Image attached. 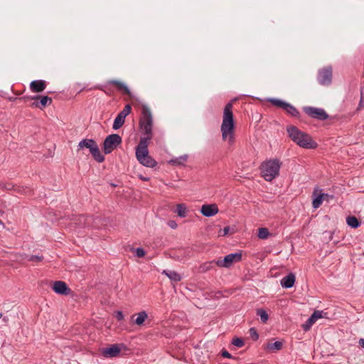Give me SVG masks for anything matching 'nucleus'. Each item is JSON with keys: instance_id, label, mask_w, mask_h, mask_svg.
<instances>
[{"instance_id": "nucleus-1", "label": "nucleus", "mask_w": 364, "mask_h": 364, "mask_svg": "<svg viewBox=\"0 0 364 364\" xmlns=\"http://www.w3.org/2000/svg\"><path fill=\"white\" fill-rule=\"evenodd\" d=\"M141 132L146 136L141 138L136 147V157L138 161L143 166L154 168L156 166V161L149 155L148 145L152 137L153 117L149 107L143 105L141 108V117L139 121Z\"/></svg>"}, {"instance_id": "nucleus-2", "label": "nucleus", "mask_w": 364, "mask_h": 364, "mask_svg": "<svg viewBox=\"0 0 364 364\" xmlns=\"http://www.w3.org/2000/svg\"><path fill=\"white\" fill-rule=\"evenodd\" d=\"M232 109L233 105L232 102H228L225 106L220 127L222 139L223 141H227L230 145L233 144L235 140V122Z\"/></svg>"}, {"instance_id": "nucleus-3", "label": "nucleus", "mask_w": 364, "mask_h": 364, "mask_svg": "<svg viewBox=\"0 0 364 364\" xmlns=\"http://www.w3.org/2000/svg\"><path fill=\"white\" fill-rule=\"evenodd\" d=\"M289 136L291 139L301 148L307 149H316L317 143L307 133L299 130L294 126H289L287 129Z\"/></svg>"}, {"instance_id": "nucleus-4", "label": "nucleus", "mask_w": 364, "mask_h": 364, "mask_svg": "<svg viewBox=\"0 0 364 364\" xmlns=\"http://www.w3.org/2000/svg\"><path fill=\"white\" fill-rule=\"evenodd\" d=\"M281 166L282 162L279 159H267L259 166L261 176L266 181L271 182L279 176Z\"/></svg>"}, {"instance_id": "nucleus-5", "label": "nucleus", "mask_w": 364, "mask_h": 364, "mask_svg": "<svg viewBox=\"0 0 364 364\" xmlns=\"http://www.w3.org/2000/svg\"><path fill=\"white\" fill-rule=\"evenodd\" d=\"M87 149L92 157L99 163H102L105 161L104 156L100 153L96 141L92 139H83L78 144V149Z\"/></svg>"}, {"instance_id": "nucleus-6", "label": "nucleus", "mask_w": 364, "mask_h": 364, "mask_svg": "<svg viewBox=\"0 0 364 364\" xmlns=\"http://www.w3.org/2000/svg\"><path fill=\"white\" fill-rule=\"evenodd\" d=\"M122 143V138L117 134L108 135L103 143V151L105 154H110Z\"/></svg>"}, {"instance_id": "nucleus-7", "label": "nucleus", "mask_w": 364, "mask_h": 364, "mask_svg": "<svg viewBox=\"0 0 364 364\" xmlns=\"http://www.w3.org/2000/svg\"><path fill=\"white\" fill-rule=\"evenodd\" d=\"M312 206L314 209H317L323 201H329L333 198V196L323 193L321 188L316 187L312 193Z\"/></svg>"}, {"instance_id": "nucleus-8", "label": "nucleus", "mask_w": 364, "mask_h": 364, "mask_svg": "<svg viewBox=\"0 0 364 364\" xmlns=\"http://www.w3.org/2000/svg\"><path fill=\"white\" fill-rule=\"evenodd\" d=\"M242 252H237L235 253H231L226 255L223 259H220L217 260L218 267H229L233 264L240 262L242 259Z\"/></svg>"}, {"instance_id": "nucleus-9", "label": "nucleus", "mask_w": 364, "mask_h": 364, "mask_svg": "<svg viewBox=\"0 0 364 364\" xmlns=\"http://www.w3.org/2000/svg\"><path fill=\"white\" fill-rule=\"evenodd\" d=\"M109 85H114V87H116L117 90L122 92L123 94L128 95L130 97L132 96V93H131L128 86L124 82L119 80H108L106 82V85H105L104 86H99V87H97V88L103 92H106L105 88H107V86H109Z\"/></svg>"}, {"instance_id": "nucleus-10", "label": "nucleus", "mask_w": 364, "mask_h": 364, "mask_svg": "<svg viewBox=\"0 0 364 364\" xmlns=\"http://www.w3.org/2000/svg\"><path fill=\"white\" fill-rule=\"evenodd\" d=\"M304 111L309 117L319 120H325L328 117L325 110L321 108L306 107L304 108Z\"/></svg>"}, {"instance_id": "nucleus-11", "label": "nucleus", "mask_w": 364, "mask_h": 364, "mask_svg": "<svg viewBox=\"0 0 364 364\" xmlns=\"http://www.w3.org/2000/svg\"><path fill=\"white\" fill-rule=\"evenodd\" d=\"M53 291L59 295L68 296L72 293V290L63 281H54L51 287Z\"/></svg>"}, {"instance_id": "nucleus-12", "label": "nucleus", "mask_w": 364, "mask_h": 364, "mask_svg": "<svg viewBox=\"0 0 364 364\" xmlns=\"http://www.w3.org/2000/svg\"><path fill=\"white\" fill-rule=\"evenodd\" d=\"M332 80V68H325L321 70L318 75V81L322 85H328Z\"/></svg>"}, {"instance_id": "nucleus-13", "label": "nucleus", "mask_w": 364, "mask_h": 364, "mask_svg": "<svg viewBox=\"0 0 364 364\" xmlns=\"http://www.w3.org/2000/svg\"><path fill=\"white\" fill-rule=\"evenodd\" d=\"M23 99L24 100H38V99H40V102H33L31 104V107H36V108H40V109H43L44 107H46L47 105H49L52 103V99L48 96H43V97H40V96H36V97H23Z\"/></svg>"}, {"instance_id": "nucleus-14", "label": "nucleus", "mask_w": 364, "mask_h": 364, "mask_svg": "<svg viewBox=\"0 0 364 364\" xmlns=\"http://www.w3.org/2000/svg\"><path fill=\"white\" fill-rule=\"evenodd\" d=\"M219 209L215 203L203 205L200 213L205 217H212L218 214Z\"/></svg>"}, {"instance_id": "nucleus-15", "label": "nucleus", "mask_w": 364, "mask_h": 364, "mask_svg": "<svg viewBox=\"0 0 364 364\" xmlns=\"http://www.w3.org/2000/svg\"><path fill=\"white\" fill-rule=\"evenodd\" d=\"M120 348L117 345H112L109 348H104L102 355L106 358H114L119 355Z\"/></svg>"}, {"instance_id": "nucleus-16", "label": "nucleus", "mask_w": 364, "mask_h": 364, "mask_svg": "<svg viewBox=\"0 0 364 364\" xmlns=\"http://www.w3.org/2000/svg\"><path fill=\"white\" fill-rule=\"evenodd\" d=\"M46 87V82L43 80H33L30 83V89L33 92H43Z\"/></svg>"}, {"instance_id": "nucleus-17", "label": "nucleus", "mask_w": 364, "mask_h": 364, "mask_svg": "<svg viewBox=\"0 0 364 364\" xmlns=\"http://www.w3.org/2000/svg\"><path fill=\"white\" fill-rule=\"evenodd\" d=\"M295 274H287L280 282L283 288L289 289L292 287L295 283Z\"/></svg>"}, {"instance_id": "nucleus-18", "label": "nucleus", "mask_w": 364, "mask_h": 364, "mask_svg": "<svg viewBox=\"0 0 364 364\" xmlns=\"http://www.w3.org/2000/svg\"><path fill=\"white\" fill-rule=\"evenodd\" d=\"M148 318V315L146 311H142L137 314L132 316V322L138 326L144 324L145 320Z\"/></svg>"}, {"instance_id": "nucleus-19", "label": "nucleus", "mask_w": 364, "mask_h": 364, "mask_svg": "<svg viewBox=\"0 0 364 364\" xmlns=\"http://www.w3.org/2000/svg\"><path fill=\"white\" fill-rule=\"evenodd\" d=\"M177 215L180 218H185L187 215L188 208L186 204L179 203L176 206V210L174 211Z\"/></svg>"}, {"instance_id": "nucleus-20", "label": "nucleus", "mask_w": 364, "mask_h": 364, "mask_svg": "<svg viewBox=\"0 0 364 364\" xmlns=\"http://www.w3.org/2000/svg\"><path fill=\"white\" fill-rule=\"evenodd\" d=\"M218 267L217 261L207 262L200 266L202 272L215 271V267Z\"/></svg>"}, {"instance_id": "nucleus-21", "label": "nucleus", "mask_w": 364, "mask_h": 364, "mask_svg": "<svg viewBox=\"0 0 364 364\" xmlns=\"http://www.w3.org/2000/svg\"><path fill=\"white\" fill-rule=\"evenodd\" d=\"M283 343L281 341H276L272 343H267L265 346V350L270 351V352H275L277 350H279L282 348Z\"/></svg>"}, {"instance_id": "nucleus-22", "label": "nucleus", "mask_w": 364, "mask_h": 364, "mask_svg": "<svg viewBox=\"0 0 364 364\" xmlns=\"http://www.w3.org/2000/svg\"><path fill=\"white\" fill-rule=\"evenodd\" d=\"M187 159L188 155L184 154L180 156L179 157L171 159L168 163L172 165H184L185 163L187 161Z\"/></svg>"}, {"instance_id": "nucleus-23", "label": "nucleus", "mask_w": 364, "mask_h": 364, "mask_svg": "<svg viewBox=\"0 0 364 364\" xmlns=\"http://www.w3.org/2000/svg\"><path fill=\"white\" fill-rule=\"evenodd\" d=\"M124 122H125V119H124L123 117H122L117 114V116L114 119V123L112 125L113 129H114V130L119 129L120 127H122Z\"/></svg>"}, {"instance_id": "nucleus-24", "label": "nucleus", "mask_w": 364, "mask_h": 364, "mask_svg": "<svg viewBox=\"0 0 364 364\" xmlns=\"http://www.w3.org/2000/svg\"><path fill=\"white\" fill-rule=\"evenodd\" d=\"M283 109L293 117H296L299 115V112L297 109L294 106L287 102L286 103V105Z\"/></svg>"}, {"instance_id": "nucleus-25", "label": "nucleus", "mask_w": 364, "mask_h": 364, "mask_svg": "<svg viewBox=\"0 0 364 364\" xmlns=\"http://www.w3.org/2000/svg\"><path fill=\"white\" fill-rule=\"evenodd\" d=\"M346 223L347 224L353 228H356L360 225V223L356 217L355 216H349L346 218Z\"/></svg>"}, {"instance_id": "nucleus-26", "label": "nucleus", "mask_w": 364, "mask_h": 364, "mask_svg": "<svg viewBox=\"0 0 364 364\" xmlns=\"http://www.w3.org/2000/svg\"><path fill=\"white\" fill-rule=\"evenodd\" d=\"M257 315L260 317L261 321L262 323H267L269 318L268 314L263 309H257Z\"/></svg>"}, {"instance_id": "nucleus-27", "label": "nucleus", "mask_w": 364, "mask_h": 364, "mask_svg": "<svg viewBox=\"0 0 364 364\" xmlns=\"http://www.w3.org/2000/svg\"><path fill=\"white\" fill-rule=\"evenodd\" d=\"M269 235V232L267 228H261L258 230V234L257 236L259 239H267L268 236Z\"/></svg>"}, {"instance_id": "nucleus-28", "label": "nucleus", "mask_w": 364, "mask_h": 364, "mask_svg": "<svg viewBox=\"0 0 364 364\" xmlns=\"http://www.w3.org/2000/svg\"><path fill=\"white\" fill-rule=\"evenodd\" d=\"M132 251L134 255L139 258L144 257L146 255L145 250L141 247L132 248Z\"/></svg>"}, {"instance_id": "nucleus-29", "label": "nucleus", "mask_w": 364, "mask_h": 364, "mask_svg": "<svg viewBox=\"0 0 364 364\" xmlns=\"http://www.w3.org/2000/svg\"><path fill=\"white\" fill-rule=\"evenodd\" d=\"M269 101L271 102L272 105L278 107H281L282 109L284 108L287 103L284 101L274 98L269 99Z\"/></svg>"}, {"instance_id": "nucleus-30", "label": "nucleus", "mask_w": 364, "mask_h": 364, "mask_svg": "<svg viewBox=\"0 0 364 364\" xmlns=\"http://www.w3.org/2000/svg\"><path fill=\"white\" fill-rule=\"evenodd\" d=\"M316 322V321H314V319L312 318V317H309L307 321L302 324V328L304 331H308L311 327L312 326V325Z\"/></svg>"}, {"instance_id": "nucleus-31", "label": "nucleus", "mask_w": 364, "mask_h": 364, "mask_svg": "<svg viewBox=\"0 0 364 364\" xmlns=\"http://www.w3.org/2000/svg\"><path fill=\"white\" fill-rule=\"evenodd\" d=\"M166 276L171 282L173 287L175 286V284L181 281L182 279L181 274H166Z\"/></svg>"}, {"instance_id": "nucleus-32", "label": "nucleus", "mask_w": 364, "mask_h": 364, "mask_svg": "<svg viewBox=\"0 0 364 364\" xmlns=\"http://www.w3.org/2000/svg\"><path fill=\"white\" fill-rule=\"evenodd\" d=\"M132 107L129 105H126L124 107V109L118 114L120 117L125 119L127 116L131 112Z\"/></svg>"}, {"instance_id": "nucleus-33", "label": "nucleus", "mask_w": 364, "mask_h": 364, "mask_svg": "<svg viewBox=\"0 0 364 364\" xmlns=\"http://www.w3.org/2000/svg\"><path fill=\"white\" fill-rule=\"evenodd\" d=\"M132 107L129 105H126L124 107V109L118 114L120 117L125 119L127 116L131 112Z\"/></svg>"}, {"instance_id": "nucleus-34", "label": "nucleus", "mask_w": 364, "mask_h": 364, "mask_svg": "<svg viewBox=\"0 0 364 364\" xmlns=\"http://www.w3.org/2000/svg\"><path fill=\"white\" fill-rule=\"evenodd\" d=\"M232 344L237 348H242L245 345V342L241 338L235 337L232 339Z\"/></svg>"}, {"instance_id": "nucleus-35", "label": "nucleus", "mask_w": 364, "mask_h": 364, "mask_svg": "<svg viewBox=\"0 0 364 364\" xmlns=\"http://www.w3.org/2000/svg\"><path fill=\"white\" fill-rule=\"evenodd\" d=\"M249 332H250V336L253 341H256L258 340L259 333H257V330L255 328H253V327L250 328L249 330Z\"/></svg>"}, {"instance_id": "nucleus-36", "label": "nucleus", "mask_w": 364, "mask_h": 364, "mask_svg": "<svg viewBox=\"0 0 364 364\" xmlns=\"http://www.w3.org/2000/svg\"><path fill=\"white\" fill-rule=\"evenodd\" d=\"M314 321H316L318 318H320L322 317V311H315L311 316Z\"/></svg>"}, {"instance_id": "nucleus-37", "label": "nucleus", "mask_w": 364, "mask_h": 364, "mask_svg": "<svg viewBox=\"0 0 364 364\" xmlns=\"http://www.w3.org/2000/svg\"><path fill=\"white\" fill-rule=\"evenodd\" d=\"M26 259L28 261L39 262V261H41V257L39 256H31V257L26 256Z\"/></svg>"}, {"instance_id": "nucleus-38", "label": "nucleus", "mask_w": 364, "mask_h": 364, "mask_svg": "<svg viewBox=\"0 0 364 364\" xmlns=\"http://www.w3.org/2000/svg\"><path fill=\"white\" fill-rule=\"evenodd\" d=\"M115 318L117 319V321H122L124 319V314L122 311H117L116 312Z\"/></svg>"}, {"instance_id": "nucleus-39", "label": "nucleus", "mask_w": 364, "mask_h": 364, "mask_svg": "<svg viewBox=\"0 0 364 364\" xmlns=\"http://www.w3.org/2000/svg\"><path fill=\"white\" fill-rule=\"evenodd\" d=\"M221 355L223 357L226 358H232V355L226 350H223L221 352Z\"/></svg>"}, {"instance_id": "nucleus-40", "label": "nucleus", "mask_w": 364, "mask_h": 364, "mask_svg": "<svg viewBox=\"0 0 364 364\" xmlns=\"http://www.w3.org/2000/svg\"><path fill=\"white\" fill-rule=\"evenodd\" d=\"M168 225L172 229H176L177 228V223L174 220H170L168 223Z\"/></svg>"}, {"instance_id": "nucleus-41", "label": "nucleus", "mask_w": 364, "mask_h": 364, "mask_svg": "<svg viewBox=\"0 0 364 364\" xmlns=\"http://www.w3.org/2000/svg\"><path fill=\"white\" fill-rule=\"evenodd\" d=\"M229 231H230V228L229 227H225L223 230V233L220 234V235L225 236V235H228L229 233Z\"/></svg>"}, {"instance_id": "nucleus-42", "label": "nucleus", "mask_w": 364, "mask_h": 364, "mask_svg": "<svg viewBox=\"0 0 364 364\" xmlns=\"http://www.w3.org/2000/svg\"><path fill=\"white\" fill-rule=\"evenodd\" d=\"M139 178L144 181H148L149 180V178H146V177H144L143 176L140 175L139 176Z\"/></svg>"}, {"instance_id": "nucleus-43", "label": "nucleus", "mask_w": 364, "mask_h": 364, "mask_svg": "<svg viewBox=\"0 0 364 364\" xmlns=\"http://www.w3.org/2000/svg\"><path fill=\"white\" fill-rule=\"evenodd\" d=\"M359 344L364 348V338H360L359 340Z\"/></svg>"}, {"instance_id": "nucleus-44", "label": "nucleus", "mask_w": 364, "mask_h": 364, "mask_svg": "<svg viewBox=\"0 0 364 364\" xmlns=\"http://www.w3.org/2000/svg\"><path fill=\"white\" fill-rule=\"evenodd\" d=\"M80 220H85V218L83 216H80Z\"/></svg>"}, {"instance_id": "nucleus-45", "label": "nucleus", "mask_w": 364, "mask_h": 364, "mask_svg": "<svg viewBox=\"0 0 364 364\" xmlns=\"http://www.w3.org/2000/svg\"><path fill=\"white\" fill-rule=\"evenodd\" d=\"M2 316V314L0 313V318Z\"/></svg>"}]
</instances>
